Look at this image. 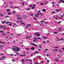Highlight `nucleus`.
<instances>
[{"mask_svg": "<svg viewBox=\"0 0 64 64\" xmlns=\"http://www.w3.org/2000/svg\"><path fill=\"white\" fill-rule=\"evenodd\" d=\"M20 51V48H18V47H16V52H18V51Z\"/></svg>", "mask_w": 64, "mask_h": 64, "instance_id": "1", "label": "nucleus"}, {"mask_svg": "<svg viewBox=\"0 0 64 64\" xmlns=\"http://www.w3.org/2000/svg\"><path fill=\"white\" fill-rule=\"evenodd\" d=\"M14 48L12 49V50H13V51H16V46H14Z\"/></svg>", "mask_w": 64, "mask_h": 64, "instance_id": "2", "label": "nucleus"}, {"mask_svg": "<svg viewBox=\"0 0 64 64\" xmlns=\"http://www.w3.org/2000/svg\"><path fill=\"white\" fill-rule=\"evenodd\" d=\"M3 27H6V26H0V28H3Z\"/></svg>", "mask_w": 64, "mask_h": 64, "instance_id": "3", "label": "nucleus"}, {"mask_svg": "<svg viewBox=\"0 0 64 64\" xmlns=\"http://www.w3.org/2000/svg\"><path fill=\"white\" fill-rule=\"evenodd\" d=\"M30 44L31 45H34V46H35L36 47H37V45L33 43H31Z\"/></svg>", "mask_w": 64, "mask_h": 64, "instance_id": "4", "label": "nucleus"}, {"mask_svg": "<svg viewBox=\"0 0 64 64\" xmlns=\"http://www.w3.org/2000/svg\"><path fill=\"white\" fill-rule=\"evenodd\" d=\"M23 17L24 18V19H26L27 17V16L25 15H24L23 16Z\"/></svg>", "mask_w": 64, "mask_h": 64, "instance_id": "5", "label": "nucleus"}, {"mask_svg": "<svg viewBox=\"0 0 64 64\" xmlns=\"http://www.w3.org/2000/svg\"><path fill=\"white\" fill-rule=\"evenodd\" d=\"M35 16L36 17H38V14H35Z\"/></svg>", "mask_w": 64, "mask_h": 64, "instance_id": "6", "label": "nucleus"}, {"mask_svg": "<svg viewBox=\"0 0 64 64\" xmlns=\"http://www.w3.org/2000/svg\"><path fill=\"white\" fill-rule=\"evenodd\" d=\"M31 49L32 50H34V48L33 47H32L31 48Z\"/></svg>", "mask_w": 64, "mask_h": 64, "instance_id": "7", "label": "nucleus"}, {"mask_svg": "<svg viewBox=\"0 0 64 64\" xmlns=\"http://www.w3.org/2000/svg\"><path fill=\"white\" fill-rule=\"evenodd\" d=\"M39 47L40 48H42V46H41V45L40 44L39 45Z\"/></svg>", "mask_w": 64, "mask_h": 64, "instance_id": "8", "label": "nucleus"}, {"mask_svg": "<svg viewBox=\"0 0 64 64\" xmlns=\"http://www.w3.org/2000/svg\"><path fill=\"white\" fill-rule=\"evenodd\" d=\"M60 2H62V3H64V1H63L62 0H60Z\"/></svg>", "mask_w": 64, "mask_h": 64, "instance_id": "9", "label": "nucleus"}, {"mask_svg": "<svg viewBox=\"0 0 64 64\" xmlns=\"http://www.w3.org/2000/svg\"><path fill=\"white\" fill-rule=\"evenodd\" d=\"M60 2H62V3H64V1H63L62 0H60Z\"/></svg>", "mask_w": 64, "mask_h": 64, "instance_id": "10", "label": "nucleus"}, {"mask_svg": "<svg viewBox=\"0 0 64 64\" xmlns=\"http://www.w3.org/2000/svg\"><path fill=\"white\" fill-rule=\"evenodd\" d=\"M6 22L4 21L2 22V23L3 24H4V23H5Z\"/></svg>", "mask_w": 64, "mask_h": 64, "instance_id": "11", "label": "nucleus"}, {"mask_svg": "<svg viewBox=\"0 0 64 64\" xmlns=\"http://www.w3.org/2000/svg\"><path fill=\"white\" fill-rule=\"evenodd\" d=\"M29 15H30V16H33V14H29Z\"/></svg>", "mask_w": 64, "mask_h": 64, "instance_id": "12", "label": "nucleus"}, {"mask_svg": "<svg viewBox=\"0 0 64 64\" xmlns=\"http://www.w3.org/2000/svg\"><path fill=\"white\" fill-rule=\"evenodd\" d=\"M42 11L43 12H45V11H46V10L45 9H44L42 10Z\"/></svg>", "mask_w": 64, "mask_h": 64, "instance_id": "13", "label": "nucleus"}, {"mask_svg": "<svg viewBox=\"0 0 64 64\" xmlns=\"http://www.w3.org/2000/svg\"><path fill=\"white\" fill-rule=\"evenodd\" d=\"M20 56H25V54H22V55H19Z\"/></svg>", "mask_w": 64, "mask_h": 64, "instance_id": "14", "label": "nucleus"}, {"mask_svg": "<svg viewBox=\"0 0 64 64\" xmlns=\"http://www.w3.org/2000/svg\"><path fill=\"white\" fill-rule=\"evenodd\" d=\"M42 37L43 38H44V39H45L46 38H48L47 37H45L44 36H43Z\"/></svg>", "mask_w": 64, "mask_h": 64, "instance_id": "15", "label": "nucleus"}, {"mask_svg": "<svg viewBox=\"0 0 64 64\" xmlns=\"http://www.w3.org/2000/svg\"><path fill=\"white\" fill-rule=\"evenodd\" d=\"M2 35H4V36H5L6 35V33H4V34H2Z\"/></svg>", "mask_w": 64, "mask_h": 64, "instance_id": "16", "label": "nucleus"}, {"mask_svg": "<svg viewBox=\"0 0 64 64\" xmlns=\"http://www.w3.org/2000/svg\"><path fill=\"white\" fill-rule=\"evenodd\" d=\"M31 37V36L30 37L28 36H26V38H30V37Z\"/></svg>", "mask_w": 64, "mask_h": 64, "instance_id": "17", "label": "nucleus"}, {"mask_svg": "<svg viewBox=\"0 0 64 64\" xmlns=\"http://www.w3.org/2000/svg\"><path fill=\"white\" fill-rule=\"evenodd\" d=\"M0 16H3L4 15L3 14H0Z\"/></svg>", "mask_w": 64, "mask_h": 64, "instance_id": "18", "label": "nucleus"}, {"mask_svg": "<svg viewBox=\"0 0 64 64\" xmlns=\"http://www.w3.org/2000/svg\"><path fill=\"white\" fill-rule=\"evenodd\" d=\"M39 33V32H36V33L34 34V35H37V34H38Z\"/></svg>", "mask_w": 64, "mask_h": 64, "instance_id": "19", "label": "nucleus"}, {"mask_svg": "<svg viewBox=\"0 0 64 64\" xmlns=\"http://www.w3.org/2000/svg\"><path fill=\"white\" fill-rule=\"evenodd\" d=\"M24 61H25V60H24V59H22V60L21 62H24Z\"/></svg>", "mask_w": 64, "mask_h": 64, "instance_id": "20", "label": "nucleus"}, {"mask_svg": "<svg viewBox=\"0 0 64 64\" xmlns=\"http://www.w3.org/2000/svg\"><path fill=\"white\" fill-rule=\"evenodd\" d=\"M37 38V39H40V40L42 39V38H40V37H38Z\"/></svg>", "mask_w": 64, "mask_h": 64, "instance_id": "21", "label": "nucleus"}, {"mask_svg": "<svg viewBox=\"0 0 64 64\" xmlns=\"http://www.w3.org/2000/svg\"><path fill=\"white\" fill-rule=\"evenodd\" d=\"M24 2H23L22 3V5L24 6Z\"/></svg>", "mask_w": 64, "mask_h": 64, "instance_id": "22", "label": "nucleus"}, {"mask_svg": "<svg viewBox=\"0 0 64 64\" xmlns=\"http://www.w3.org/2000/svg\"><path fill=\"white\" fill-rule=\"evenodd\" d=\"M35 52L36 53V54H38V53H39V52H38L36 51Z\"/></svg>", "mask_w": 64, "mask_h": 64, "instance_id": "23", "label": "nucleus"}, {"mask_svg": "<svg viewBox=\"0 0 64 64\" xmlns=\"http://www.w3.org/2000/svg\"><path fill=\"white\" fill-rule=\"evenodd\" d=\"M11 13L10 12H9L8 13V15H10L11 14Z\"/></svg>", "mask_w": 64, "mask_h": 64, "instance_id": "24", "label": "nucleus"}, {"mask_svg": "<svg viewBox=\"0 0 64 64\" xmlns=\"http://www.w3.org/2000/svg\"><path fill=\"white\" fill-rule=\"evenodd\" d=\"M16 17H20V16L19 15H16Z\"/></svg>", "mask_w": 64, "mask_h": 64, "instance_id": "25", "label": "nucleus"}, {"mask_svg": "<svg viewBox=\"0 0 64 64\" xmlns=\"http://www.w3.org/2000/svg\"><path fill=\"white\" fill-rule=\"evenodd\" d=\"M0 32H1V33H4V31H3L2 30L0 31Z\"/></svg>", "mask_w": 64, "mask_h": 64, "instance_id": "26", "label": "nucleus"}, {"mask_svg": "<svg viewBox=\"0 0 64 64\" xmlns=\"http://www.w3.org/2000/svg\"><path fill=\"white\" fill-rule=\"evenodd\" d=\"M55 60L56 62L57 61H59V60H57V59H55Z\"/></svg>", "mask_w": 64, "mask_h": 64, "instance_id": "27", "label": "nucleus"}, {"mask_svg": "<svg viewBox=\"0 0 64 64\" xmlns=\"http://www.w3.org/2000/svg\"><path fill=\"white\" fill-rule=\"evenodd\" d=\"M16 12H15V11H13L12 12V13L14 14H15V13H16Z\"/></svg>", "mask_w": 64, "mask_h": 64, "instance_id": "28", "label": "nucleus"}, {"mask_svg": "<svg viewBox=\"0 0 64 64\" xmlns=\"http://www.w3.org/2000/svg\"><path fill=\"white\" fill-rule=\"evenodd\" d=\"M40 4L41 5H44V4L43 3H40Z\"/></svg>", "mask_w": 64, "mask_h": 64, "instance_id": "29", "label": "nucleus"}, {"mask_svg": "<svg viewBox=\"0 0 64 64\" xmlns=\"http://www.w3.org/2000/svg\"><path fill=\"white\" fill-rule=\"evenodd\" d=\"M6 10L7 11H10V10L8 9Z\"/></svg>", "mask_w": 64, "mask_h": 64, "instance_id": "30", "label": "nucleus"}, {"mask_svg": "<svg viewBox=\"0 0 64 64\" xmlns=\"http://www.w3.org/2000/svg\"><path fill=\"white\" fill-rule=\"evenodd\" d=\"M37 36H40V34H38Z\"/></svg>", "mask_w": 64, "mask_h": 64, "instance_id": "31", "label": "nucleus"}, {"mask_svg": "<svg viewBox=\"0 0 64 64\" xmlns=\"http://www.w3.org/2000/svg\"><path fill=\"white\" fill-rule=\"evenodd\" d=\"M21 23H22V24H23V25H25V24L24 23L21 22Z\"/></svg>", "mask_w": 64, "mask_h": 64, "instance_id": "32", "label": "nucleus"}, {"mask_svg": "<svg viewBox=\"0 0 64 64\" xmlns=\"http://www.w3.org/2000/svg\"><path fill=\"white\" fill-rule=\"evenodd\" d=\"M34 39H35V40H37V38H34Z\"/></svg>", "mask_w": 64, "mask_h": 64, "instance_id": "33", "label": "nucleus"}, {"mask_svg": "<svg viewBox=\"0 0 64 64\" xmlns=\"http://www.w3.org/2000/svg\"><path fill=\"white\" fill-rule=\"evenodd\" d=\"M35 8V7H32V8L31 9H34Z\"/></svg>", "mask_w": 64, "mask_h": 64, "instance_id": "34", "label": "nucleus"}, {"mask_svg": "<svg viewBox=\"0 0 64 64\" xmlns=\"http://www.w3.org/2000/svg\"><path fill=\"white\" fill-rule=\"evenodd\" d=\"M28 26H31V25L29 24H28Z\"/></svg>", "mask_w": 64, "mask_h": 64, "instance_id": "35", "label": "nucleus"}, {"mask_svg": "<svg viewBox=\"0 0 64 64\" xmlns=\"http://www.w3.org/2000/svg\"><path fill=\"white\" fill-rule=\"evenodd\" d=\"M54 34H58V32H54Z\"/></svg>", "mask_w": 64, "mask_h": 64, "instance_id": "36", "label": "nucleus"}, {"mask_svg": "<svg viewBox=\"0 0 64 64\" xmlns=\"http://www.w3.org/2000/svg\"><path fill=\"white\" fill-rule=\"evenodd\" d=\"M60 40H61V41H63V39L62 38L60 39Z\"/></svg>", "mask_w": 64, "mask_h": 64, "instance_id": "37", "label": "nucleus"}, {"mask_svg": "<svg viewBox=\"0 0 64 64\" xmlns=\"http://www.w3.org/2000/svg\"><path fill=\"white\" fill-rule=\"evenodd\" d=\"M61 21H60L59 22H58V24H60V23H61Z\"/></svg>", "mask_w": 64, "mask_h": 64, "instance_id": "38", "label": "nucleus"}, {"mask_svg": "<svg viewBox=\"0 0 64 64\" xmlns=\"http://www.w3.org/2000/svg\"><path fill=\"white\" fill-rule=\"evenodd\" d=\"M55 50L56 51H58V50L57 49H55Z\"/></svg>", "mask_w": 64, "mask_h": 64, "instance_id": "39", "label": "nucleus"}, {"mask_svg": "<svg viewBox=\"0 0 64 64\" xmlns=\"http://www.w3.org/2000/svg\"><path fill=\"white\" fill-rule=\"evenodd\" d=\"M0 60H3V58H0Z\"/></svg>", "mask_w": 64, "mask_h": 64, "instance_id": "40", "label": "nucleus"}, {"mask_svg": "<svg viewBox=\"0 0 64 64\" xmlns=\"http://www.w3.org/2000/svg\"><path fill=\"white\" fill-rule=\"evenodd\" d=\"M26 50H29V48H26Z\"/></svg>", "mask_w": 64, "mask_h": 64, "instance_id": "41", "label": "nucleus"}, {"mask_svg": "<svg viewBox=\"0 0 64 64\" xmlns=\"http://www.w3.org/2000/svg\"><path fill=\"white\" fill-rule=\"evenodd\" d=\"M0 46H1V47H4V46H2V45H0Z\"/></svg>", "mask_w": 64, "mask_h": 64, "instance_id": "42", "label": "nucleus"}, {"mask_svg": "<svg viewBox=\"0 0 64 64\" xmlns=\"http://www.w3.org/2000/svg\"><path fill=\"white\" fill-rule=\"evenodd\" d=\"M26 28H28V26H26Z\"/></svg>", "mask_w": 64, "mask_h": 64, "instance_id": "43", "label": "nucleus"}, {"mask_svg": "<svg viewBox=\"0 0 64 64\" xmlns=\"http://www.w3.org/2000/svg\"><path fill=\"white\" fill-rule=\"evenodd\" d=\"M9 23V22H6V24H8Z\"/></svg>", "mask_w": 64, "mask_h": 64, "instance_id": "44", "label": "nucleus"}, {"mask_svg": "<svg viewBox=\"0 0 64 64\" xmlns=\"http://www.w3.org/2000/svg\"><path fill=\"white\" fill-rule=\"evenodd\" d=\"M37 56L39 57V58H41V56Z\"/></svg>", "mask_w": 64, "mask_h": 64, "instance_id": "45", "label": "nucleus"}, {"mask_svg": "<svg viewBox=\"0 0 64 64\" xmlns=\"http://www.w3.org/2000/svg\"><path fill=\"white\" fill-rule=\"evenodd\" d=\"M3 54H0V55H3Z\"/></svg>", "mask_w": 64, "mask_h": 64, "instance_id": "46", "label": "nucleus"}, {"mask_svg": "<svg viewBox=\"0 0 64 64\" xmlns=\"http://www.w3.org/2000/svg\"><path fill=\"white\" fill-rule=\"evenodd\" d=\"M33 7H35V4H33Z\"/></svg>", "mask_w": 64, "mask_h": 64, "instance_id": "47", "label": "nucleus"}, {"mask_svg": "<svg viewBox=\"0 0 64 64\" xmlns=\"http://www.w3.org/2000/svg\"><path fill=\"white\" fill-rule=\"evenodd\" d=\"M58 29L59 30H61V29L60 28H59Z\"/></svg>", "mask_w": 64, "mask_h": 64, "instance_id": "48", "label": "nucleus"}, {"mask_svg": "<svg viewBox=\"0 0 64 64\" xmlns=\"http://www.w3.org/2000/svg\"><path fill=\"white\" fill-rule=\"evenodd\" d=\"M12 60L13 62H14V61H15V60H14L12 59Z\"/></svg>", "mask_w": 64, "mask_h": 64, "instance_id": "49", "label": "nucleus"}, {"mask_svg": "<svg viewBox=\"0 0 64 64\" xmlns=\"http://www.w3.org/2000/svg\"><path fill=\"white\" fill-rule=\"evenodd\" d=\"M59 11V10H56V11Z\"/></svg>", "mask_w": 64, "mask_h": 64, "instance_id": "50", "label": "nucleus"}, {"mask_svg": "<svg viewBox=\"0 0 64 64\" xmlns=\"http://www.w3.org/2000/svg\"><path fill=\"white\" fill-rule=\"evenodd\" d=\"M48 3V2H46V3H45L46 4H47V3Z\"/></svg>", "mask_w": 64, "mask_h": 64, "instance_id": "51", "label": "nucleus"}, {"mask_svg": "<svg viewBox=\"0 0 64 64\" xmlns=\"http://www.w3.org/2000/svg\"><path fill=\"white\" fill-rule=\"evenodd\" d=\"M62 50H64V48H62Z\"/></svg>", "mask_w": 64, "mask_h": 64, "instance_id": "52", "label": "nucleus"}, {"mask_svg": "<svg viewBox=\"0 0 64 64\" xmlns=\"http://www.w3.org/2000/svg\"><path fill=\"white\" fill-rule=\"evenodd\" d=\"M52 51H53V52H54V50H52Z\"/></svg>", "mask_w": 64, "mask_h": 64, "instance_id": "53", "label": "nucleus"}, {"mask_svg": "<svg viewBox=\"0 0 64 64\" xmlns=\"http://www.w3.org/2000/svg\"><path fill=\"white\" fill-rule=\"evenodd\" d=\"M7 5H6L5 6V8H7Z\"/></svg>", "mask_w": 64, "mask_h": 64, "instance_id": "54", "label": "nucleus"}, {"mask_svg": "<svg viewBox=\"0 0 64 64\" xmlns=\"http://www.w3.org/2000/svg\"><path fill=\"white\" fill-rule=\"evenodd\" d=\"M16 54H18V55H19V53H18V52H16Z\"/></svg>", "mask_w": 64, "mask_h": 64, "instance_id": "55", "label": "nucleus"}, {"mask_svg": "<svg viewBox=\"0 0 64 64\" xmlns=\"http://www.w3.org/2000/svg\"><path fill=\"white\" fill-rule=\"evenodd\" d=\"M7 17H9V16H6L5 18H6Z\"/></svg>", "mask_w": 64, "mask_h": 64, "instance_id": "56", "label": "nucleus"}, {"mask_svg": "<svg viewBox=\"0 0 64 64\" xmlns=\"http://www.w3.org/2000/svg\"><path fill=\"white\" fill-rule=\"evenodd\" d=\"M35 58H34L33 59V61H35Z\"/></svg>", "mask_w": 64, "mask_h": 64, "instance_id": "57", "label": "nucleus"}, {"mask_svg": "<svg viewBox=\"0 0 64 64\" xmlns=\"http://www.w3.org/2000/svg\"><path fill=\"white\" fill-rule=\"evenodd\" d=\"M29 61H30L31 62H32V60H31L30 59L29 60Z\"/></svg>", "mask_w": 64, "mask_h": 64, "instance_id": "58", "label": "nucleus"}, {"mask_svg": "<svg viewBox=\"0 0 64 64\" xmlns=\"http://www.w3.org/2000/svg\"><path fill=\"white\" fill-rule=\"evenodd\" d=\"M30 8H28L27 9V10H30Z\"/></svg>", "mask_w": 64, "mask_h": 64, "instance_id": "59", "label": "nucleus"}, {"mask_svg": "<svg viewBox=\"0 0 64 64\" xmlns=\"http://www.w3.org/2000/svg\"><path fill=\"white\" fill-rule=\"evenodd\" d=\"M38 51H40V50H40V49H38Z\"/></svg>", "mask_w": 64, "mask_h": 64, "instance_id": "60", "label": "nucleus"}, {"mask_svg": "<svg viewBox=\"0 0 64 64\" xmlns=\"http://www.w3.org/2000/svg\"><path fill=\"white\" fill-rule=\"evenodd\" d=\"M34 20H36V18H34Z\"/></svg>", "mask_w": 64, "mask_h": 64, "instance_id": "61", "label": "nucleus"}, {"mask_svg": "<svg viewBox=\"0 0 64 64\" xmlns=\"http://www.w3.org/2000/svg\"><path fill=\"white\" fill-rule=\"evenodd\" d=\"M37 63L36 62H34V64H37Z\"/></svg>", "mask_w": 64, "mask_h": 64, "instance_id": "62", "label": "nucleus"}, {"mask_svg": "<svg viewBox=\"0 0 64 64\" xmlns=\"http://www.w3.org/2000/svg\"><path fill=\"white\" fill-rule=\"evenodd\" d=\"M10 55L11 56H13V54H10Z\"/></svg>", "mask_w": 64, "mask_h": 64, "instance_id": "63", "label": "nucleus"}, {"mask_svg": "<svg viewBox=\"0 0 64 64\" xmlns=\"http://www.w3.org/2000/svg\"><path fill=\"white\" fill-rule=\"evenodd\" d=\"M47 42H49V40H47Z\"/></svg>", "mask_w": 64, "mask_h": 64, "instance_id": "64", "label": "nucleus"}]
</instances>
